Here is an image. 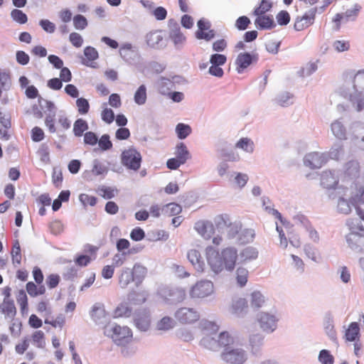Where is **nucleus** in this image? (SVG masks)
<instances>
[{
	"label": "nucleus",
	"mask_w": 364,
	"mask_h": 364,
	"mask_svg": "<svg viewBox=\"0 0 364 364\" xmlns=\"http://www.w3.org/2000/svg\"><path fill=\"white\" fill-rule=\"evenodd\" d=\"M349 191L350 194L346 193L348 190L344 191L343 194L349 198L357 216L346 220V225L349 232L346 239L351 249L362 251L364 248V210L360 205L364 204V186H355Z\"/></svg>",
	"instance_id": "nucleus-1"
},
{
	"label": "nucleus",
	"mask_w": 364,
	"mask_h": 364,
	"mask_svg": "<svg viewBox=\"0 0 364 364\" xmlns=\"http://www.w3.org/2000/svg\"><path fill=\"white\" fill-rule=\"evenodd\" d=\"M206 259L211 269L215 272H221L224 269L232 271L237 259V251L234 247L224 248L221 252L212 246L205 249Z\"/></svg>",
	"instance_id": "nucleus-2"
},
{
	"label": "nucleus",
	"mask_w": 364,
	"mask_h": 364,
	"mask_svg": "<svg viewBox=\"0 0 364 364\" xmlns=\"http://www.w3.org/2000/svg\"><path fill=\"white\" fill-rule=\"evenodd\" d=\"M104 334L119 346H125L133 339L132 330L127 326H121L117 323L105 326Z\"/></svg>",
	"instance_id": "nucleus-3"
},
{
	"label": "nucleus",
	"mask_w": 364,
	"mask_h": 364,
	"mask_svg": "<svg viewBox=\"0 0 364 364\" xmlns=\"http://www.w3.org/2000/svg\"><path fill=\"white\" fill-rule=\"evenodd\" d=\"M338 183V174L336 173L334 171L326 170L323 171L322 173L321 174V186L328 191H333V193L334 195L337 194L347 196L346 195L343 194L344 191L348 190L346 193L348 194H350V191L349 190L353 188L354 186H363L362 185L358 183H353L350 185L349 188L343 187L342 186H339Z\"/></svg>",
	"instance_id": "nucleus-4"
},
{
	"label": "nucleus",
	"mask_w": 364,
	"mask_h": 364,
	"mask_svg": "<svg viewBox=\"0 0 364 364\" xmlns=\"http://www.w3.org/2000/svg\"><path fill=\"white\" fill-rule=\"evenodd\" d=\"M198 328L204 335L200 345L208 350H219L218 339L212 336L213 333H216L219 331V326L214 322L204 320L199 323Z\"/></svg>",
	"instance_id": "nucleus-5"
},
{
	"label": "nucleus",
	"mask_w": 364,
	"mask_h": 364,
	"mask_svg": "<svg viewBox=\"0 0 364 364\" xmlns=\"http://www.w3.org/2000/svg\"><path fill=\"white\" fill-rule=\"evenodd\" d=\"M216 228L219 232L226 233L229 237H235L240 230V226L236 223H232L229 215L221 214L216 216L214 219Z\"/></svg>",
	"instance_id": "nucleus-6"
},
{
	"label": "nucleus",
	"mask_w": 364,
	"mask_h": 364,
	"mask_svg": "<svg viewBox=\"0 0 364 364\" xmlns=\"http://www.w3.org/2000/svg\"><path fill=\"white\" fill-rule=\"evenodd\" d=\"M141 160L140 152L133 147L124 150L121 154L122 164L127 169L134 171L140 168Z\"/></svg>",
	"instance_id": "nucleus-7"
},
{
	"label": "nucleus",
	"mask_w": 364,
	"mask_h": 364,
	"mask_svg": "<svg viewBox=\"0 0 364 364\" xmlns=\"http://www.w3.org/2000/svg\"><path fill=\"white\" fill-rule=\"evenodd\" d=\"M174 316L180 323L190 325L200 320V314L196 308L184 306L178 309Z\"/></svg>",
	"instance_id": "nucleus-8"
},
{
	"label": "nucleus",
	"mask_w": 364,
	"mask_h": 364,
	"mask_svg": "<svg viewBox=\"0 0 364 364\" xmlns=\"http://www.w3.org/2000/svg\"><path fill=\"white\" fill-rule=\"evenodd\" d=\"M214 291V286L209 280L197 282L190 289V296L192 298H205L211 295Z\"/></svg>",
	"instance_id": "nucleus-9"
},
{
	"label": "nucleus",
	"mask_w": 364,
	"mask_h": 364,
	"mask_svg": "<svg viewBox=\"0 0 364 364\" xmlns=\"http://www.w3.org/2000/svg\"><path fill=\"white\" fill-rule=\"evenodd\" d=\"M297 227L299 230L304 234L305 240L315 243L319 241L318 232L306 218L301 217L297 223Z\"/></svg>",
	"instance_id": "nucleus-10"
},
{
	"label": "nucleus",
	"mask_w": 364,
	"mask_h": 364,
	"mask_svg": "<svg viewBox=\"0 0 364 364\" xmlns=\"http://www.w3.org/2000/svg\"><path fill=\"white\" fill-rule=\"evenodd\" d=\"M328 161V156L324 153L311 152L306 154L304 159V164L306 166L311 168H320Z\"/></svg>",
	"instance_id": "nucleus-11"
},
{
	"label": "nucleus",
	"mask_w": 364,
	"mask_h": 364,
	"mask_svg": "<svg viewBox=\"0 0 364 364\" xmlns=\"http://www.w3.org/2000/svg\"><path fill=\"white\" fill-rule=\"evenodd\" d=\"M221 358L230 364H243L246 360L245 351L240 348L225 349L221 353Z\"/></svg>",
	"instance_id": "nucleus-12"
},
{
	"label": "nucleus",
	"mask_w": 364,
	"mask_h": 364,
	"mask_svg": "<svg viewBox=\"0 0 364 364\" xmlns=\"http://www.w3.org/2000/svg\"><path fill=\"white\" fill-rule=\"evenodd\" d=\"M258 56L257 54L250 53H240L235 59V69L238 73H242L250 65L257 63Z\"/></svg>",
	"instance_id": "nucleus-13"
},
{
	"label": "nucleus",
	"mask_w": 364,
	"mask_h": 364,
	"mask_svg": "<svg viewBox=\"0 0 364 364\" xmlns=\"http://www.w3.org/2000/svg\"><path fill=\"white\" fill-rule=\"evenodd\" d=\"M198 30L196 32V37L198 39H203L206 41H210L215 36V32L211 29L210 23L203 18L198 21Z\"/></svg>",
	"instance_id": "nucleus-14"
},
{
	"label": "nucleus",
	"mask_w": 364,
	"mask_h": 364,
	"mask_svg": "<svg viewBox=\"0 0 364 364\" xmlns=\"http://www.w3.org/2000/svg\"><path fill=\"white\" fill-rule=\"evenodd\" d=\"M316 9H311L302 16H299L294 22V28L296 31H301L311 26L315 20Z\"/></svg>",
	"instance_id": "nucleus-15"
},
{
	"label": "nucleus",
	"mask_w": 364,
	"mask_h": 364,
	"mask_svg": "<svg viewBox=\"0 0 364 364\" xmlns=\"http://www.w3.org/2000/svg\"><path fill=\"white\" fill-rule=\"evenodd\" d=\"M258 321L261 328L267 333L273 332L277 328V319L274 315L262 312L258 316Z\"/></svg>",
	"instance_id": "nucleus-16"
},
{
	"label": "nucleus",
	"mask_w": 364,
	"mask_h": 364,
	"mask_svg": "<svg viewBox=\"0 0 364 364\" xmlns=\"http://www.w3.org/2000/svg\"><path fill=\"white\" fill-rule=\"evenodd\" d=\"M134 324L139 330L147 331L151 324L149 311L146 309L138 311L134 317Z\"/></svg>",
	"instance_id": "nucleus-17"
},
{
	"label": "nucleus",
	"mask_w": 364,
	"mask_h": 364,
	"mask_svg": "<svg viewBox=\"0 0 364 364\" xmlns=\"http://www.w3.org/2000/svg\"><path fill=\"white\" fill-rule=\"evenodd\" d=\"M0 311L4 315L6 319L12 321L16 315V308L14 300L4 298L0 304Z\"/></svg>",
	"instance_id": "nucleus-18"
},
{
	"label": "nucleus",
	"mask_w": 364,
	"mask_h": 364,
	"mask_svg": "<svg viewBox=\"0 0 364 364\" xmlns=\"http://www.w3.org/2000/svg\"><path fill=\"white\" fill-rule=\"evenodd\" d=\"M187 257L197 272H203L204 271L205 262L198 250H191L187 254Z\"/></svg>",
	"instance_id": "nucleus-19"
},
{
	"label": "nucleus",
	"mask_w": 364,
	"mask_h": 364,
	"mask_svg": "<svg viewBox=\"0 0 364 364\" xmlns=\"http://www.w3.org/2000/svg\"><path fill=\"white\" fill-rule=\"evenodd\" d=\"M52 309L50 308V311H46L42 314L45 318L44 323L49 324L54 328H62L65 322L64 316L63 314H60L55 318H54L52 316Z\"/></svg>",
	"instance_id": "nucleus-20"
},
{
	"label": "nucleus",
	"mask_w": 364,
	"mask_h": 364,
	"mask_svg": "<svg viewBox=\"0 0 364 364\" xmlns=\"http://www.w3.org/2000/svg\"><path fill=\"white\" fill-rule=\"evenodd\" d=\"M255 23L259 29H271L275 27L273 16L272 15L257 16Z\"/></svg>",
	"instance_id": "nucleus-21"
},
{
	"label": "nucleus",
	"mask_w": 364,
	"mask_h": 364,
	"mask_svg": "<svg viewBox=\"0 0 364 364\" xmlns=\"http://www.w3.org/2000/svg\"><path fill=\"white\" fill-rule=\"evenodd\" d=\"M353 87L358 96H364V70H359L354 75Z\"/></svg>",
	"instance_id": "nucleus-22"
},
{
	"label": "nucleus",
	"mask_w": 364,
	"mask_h": 364,
	"mask_svg": "<svg viewBox=\"0 0 364 364\" xmlns=\"http://www.w3.org/2000/svg\"><path fill=\"white\" fill-rule=\"evenodd\" d=\"M92 319L97 324L102 323L106 318L107 312L102 304H96L90 312Z\"/></svg>",
	"instance_id": "nucleus-23"
},
{
	"label": "nucleus",
	"mask_w": 364,
	"mask_h": 364,
	"mask_svg": "<svg viewBox=\"0 0 364 364\" xmlns=\"http://www.w3.org/2000/svg\"><path fill=\"white\" fill-rule=\"evenodd\" d=\"M195 230L204 238L209 239L213 233V227L206 221H198L195 224Z\"/></svg>",
	"instance_id": "nucleus-24"
},
{
	"label": "nucleus",
	"mask_w": 364,
	"mask_h": 364,
	"mask_svg": "<svg viewBox=\"0 0 364 364\" xmlns=\"http://www.w3.org/2000/svg\"><path fill=\"white\" fill-rule=\"evenodd\" d=\"M132 314V309L126 302L119 304L113 311L114 318H128Z\"/></svg>",
	"instance_id": "nucleus-25"
},
{
	"label": "nucleus",
	"mask_w": 364,
	"mask_h": 364,
	"mask_svg": "<svg viewBox=\"0 0 364 364\" xmlns=\"http://www.w3.org/2000/svg\"><path fill=\"white\" fill-rule=\"evenodd\" d=\"M218 342L219 344V350L223 348V351L225 349H230V346L234 343V338L227 331H223L218 336Z\"/></svg>",
	"instance_id": "nucleus-26"
},
{
	"label": "nucleus",
	"mask_w": 364,
	"mask_h": 364,
	"mask_svg": "<svg viewBox=\"0 0 364 364\" xmlns=\"http://www.w3.org/2000/svg\"><path fill=\"white\" fill-rule=\"evenodd\" d=\"M334 198H338L337 208L343 214H349L351 211L349 202L351 203L348 197L341 195H334Z\"/></svg>",
	"instance_id": "nucleus-27"
},
{
	"label": "nucleus",
	"mask_w": 364,
	"mask_h": 364,
	"mask_svg": "<svg viewBox=\"0 0 364 364\" xmlns=\"http://www.w3.org/2000/svg\"><path fill=\"white\" fill-rule=\"evenodd\" d=\"M169 37L175 45H181L186 41V36L181 32L178 25H176L171 29Z\"/></svg>",
	"instance_id": "nucleus-28"
},
{
	"label": "nucleus",
	"mask_w": 364,
	"mask_h": 364,
	"mask_svg": "<svg viewBox=\"0 0 364 364\" xmlns=\"http://www.w3.org/2000/svg\"><path fill=\"white\" fill-rule=\"evenodd\" d=\"M134 281L133 272L129 268H126L122 271L119 276V284L122 288H126L130 283Z\"/></svg>",
	"instance_id": "nucleus-29"
},
{
	"label": "nucleus",
	"mask_w": 364,
	"mask_h": 364,
	"mask_svg": "<svg viewBox=\"0 0 364 364\" xmlns=\"http://www.w3.org/2000/svg\"><path fill=\"white\" fill-rule=\"evenodd\" d=\"M12 263L15 267L19 266L21 264L22 255L19 242L16 240L12 247L11 251Z\"/></svg>",
	"instance_id": "nucleus-30"
},
{
	"label": "nucleus",
	"mask_w": 364,
	"mask_h": 364,
	"mask_svg": "<svg viewBox=\"0 0 364 364\" xmlns=\"http://www.w3.org/2000/svg\"><path fill=\"white\" fill-rule=\"evenodd\" d=\"M360 328L357 322H352L346 331L345 338L348 341H354L358 338Z\"/></svg>",
	"instance_id": "nucleus-31"
},
{
	"label": "nucleus",
	"mask_w": 364,
	"mask_h": 364,
	"mask_svg": "<svg viewBox=\"0 0 364 364\" xmlns=\"http://www.w3.org/2000/svg\"><path fill=\"white\" fill-rule=\"evenodd\" d=\"M248 303L244 298H237L234 299L232 303V311L234 314H239L247 309Z\"/></svg>",
	"instance_id": "nucleus-32"
},
{
	"label": "nucleus",
	"mask_w": 364,
	"mask_h": 364,
	"mask_svg": "<svg viewBox=\"0 0 364 364\" xmlns=\"http://www.w3.org/2000/svg\"><path fill=\"white\" fill-rule=\"evenodd\" d=\"M176 325L175 320L168 316L161 318L156 323V328L159 331H168Z\"/></svg>",
	"instance_id": "nucleus-33"
},
{
	"label": "nucleus",
	"mask_w": 364,
	"mask_h": 364,
	"mask_svg": "<svg viewBox=\"0 0 364 364\" xmlns=\"http://www.w3.org/2000/svg\"><path fill=\"white\" fill-rule=\"evenodd\" d=\"M87 122L82 119L79 118L75 120L73 124V133L75 136L80 137L83 135V133L88 129Z\"/></svg>",
	"instance_id": "nucleus-34"
},
{
	"label": "nucleus",
	"mask_w": 364,
	"mask_h": 364,
	"mask_svg": "<svg viewBox=\"0 0 364 364\" xmlns=\"http://www.w3.org/2000/svg\"><path fill=\"white\" fill-rule=\"evenodd\" d=\"M176 158L178 159L179 162L183 164L189 158V151L186 146L183 143H180L176 146L175 151Z\"/></svg>",
	"instance_id": "nucleus-35"
},
{
	"label": "nucleus",
	"mask_w": 364,
	"mask_h": 364,
	"mask_svg": "<svg viewBox=\"0 0 364 364\" xmlns=\"http://www.w3.org/2000/svg\"><path fill=\"white\" fill-rule=\"evenodd\" d=\"M235 147L242 149L246 152L252 153L254 151L255 144L251 139L243 137L236 143Z\"/></svg>",
	"instance_id": "nucleus-36"
},
{
	"label": "nucleus",
	"mask_w": 364,
	"mask_h": 364,
	"mask_svg": "<svg viewBox=\"0 0 364 364\" xmlns=\"http://www.w3.org/2000/svg\"><path fill=\"white\" fill-rule=\"evenodd\" d=\"M16 301L19 305L20 310L22 314L28 312V297L26 292L23 290H20L16 295Z\"/></svg>",
	"instance_id": "nucleus-37"
},
{
	"label": "nucleus",
	"mask_w": 364,
	"mask_h": 364,
	"mask_svg": "<svg viewBox=\"0 0 364 364\" xmlns=\"http://www.w3.org/2000/svg\"><path fill=\"white\" fill-rule=\"evenodd\" d=\"M163 40L161 31H155L146 35V42L151 47L156 46Z\"/></svg>",
	"instance_id": "nucleus-38"
},
{
	"label": "nucleus",
	"mask_w": 364,
	"mask_h": 364,
	"mask_svg": "<svg viewBox=\"0 0 364 364\" xmlns=\"http://www.w3.org/2000/svg\"><path fill=\"white\" fill-rule=\"evenodd\" d=\"M272 8V1L269 0H262L259 4V6L255 9L253 13L255 16H261L270 11Z\"/></svg>",
	"instance_id": "nucleus-39"
},
{
	"label": "nucleus",
	"mask_w": 364,
	"mask_h": 364,
	"mask_svg": "<svg viewBox=\"0 0 364 364\" xmlns=\"http://www.w3.org/2000/svg\"><path fill=\"white\" fill-rule=\"evenodd\" d=\"M264 298L259 291H254L251 294L250 305L252 308L257 309L264 304Z\"/></svg>",
	"instance_id": "nucleus-40"
},
{
	"label": "nucleus",
	"mask_w": 364,
	"mask_h": 364,
	"mask_svg": "<svg viewBox=\"0 0 364 364\" xmlns=\"http://www.w3.org/2000/svg\"><path fill=\"white\" fill-rule=\"evenodd\" d=\"M331 130L336 138L340 139L346 138V129L341 122L336 121L332 123Z\"/></svg>",
	"instance_id": "nucleus-41"
},
{
	"label": "nucleus",
	"mask_w": 364,
	"mask_h": 364,
	"mask_svg": "<svg viewBox=\"0 0 364 364\" xmlns=\"http://www.w3.org/2000/svg\"><path fill=\"white\" fill-rule=\"evenodd\" d=\"M248 271L246 268L240 267L236 270V280L240 287H244L248 279Z\"/></svg>",
	"instance_id": "nucleus-42"
},
{
	"label": "nucleus",
	"mask_w": 364,
	"mask_h": 364,
	"mask_svg": "<svg viewBox=\"0 0 364 364\" xmlns=\"http://www.w3.org/2000/svg\"><path fill=\"white\" fill-rule=\"evenodd\" d=\"M182 210L181 205L175 203H171L162 208L164 212L168 216H173L179 214Z\"/></svg>",
	"instance_id": "nucleus-43"
},
{
	"label": "nucleus",
	"mask_w": 364,
	"mask_h": 364,
	"mask_svg": "<svg viewBox=\"0 0 364 364\" xmlns=\"http://www.w3.org/2000/svg\"><path fill=\"white\" fill-rule=\"evenodd\" d=\"M76 107L77 112L81 115L87 114L90 111V103L88 100L84 97H80L76 100Z\"/></svg>",
	"instance_id": "nucleus-44"
},
{
	"label": "nucleus",
	"mask_w": 364,
	"mask_h": 364,
	"mask_svg": "<svg viewBox=\"0 0 364 364\" xmlns=\"http://www.w3.org/2000/svg\"><path fill=\"white\" fill-rule=\"evenodd\" d=\"M346 173L348 176H357L360 172V165L358 161H350L345 166Z\"/></svg>",
	"instance_id": "nucleus-45"
},
{
	"label": "nucleus",
	"mask_w": 364,
	"mask_h": 364,
	"mask_svg": "<svg viewBox=\"0 0 364 364\" xmlns=\"http://www.w3.org/2000/svg\"><path fill=\"white\" fill-rule=\"evenodd\" d=\"M31 339L33 344L37 348H43L45 346V334L42 331H35L32 336Z\"/></svg>",
	"instance_id": "nucleus-46"
},
{
	"label": "nucleus",
	"mask_w": 364,
	"mask_h": 364,
	"mask_svg": "<svg viewBox=\"0 0 364 364\" xmlns=\"http://www.w3.org/2000/svg\"><path fill=\"white\" fill-rule=\"evenodd\" d=\"M146 100V87L142 85L134 94V101L138 105H144Z\"/></svg>",
	"instance_id": "nucleus-47"
},
{
	"label": "nucleus",
	"mask_w": 364,
	"mask_h": 364,
	"mask_svg": "<svg viewBox=\"0 0 364 364\" xmlns=\"http://www.w3.org/2000/svg\"><path fill=\"white\" fill-rule=\"evenodd\" d=\"M117 190L111 187L100 186L98 188L97 192L98 194L105 199H111L115 196Z\"/></svg>",
	"instance_id": "nucleus-48"
},
{
	"label": "nucleus",
	"mask_w": 364,
	"mask_h": 364,
	"mask_svg": "<svg viewBox=\"0 0 364 364\" xmlns=\"http://www.w3.org/2000/svg\"><path fill=\"white\" fill-rule=\"evenodd\" d=\"M131 270L136 282H141L146 274V269L140 264H135Z\"/></svg>",
	"instance_id": "nucleus-49"
},
{
	"label": "nucleus",
	"mask_w": 364,
	"mask_h": 364,
	"mask_svg": "<svg viewBox=\"0 0 364 364\" xmlns=\"http://www.w3.org/2000/svg\"><path fill=\"white\" fill-rule=\"evenodd\" d=\"M121 57L126 61H129L132 59L134 54L131 44L123 45L119 50Z\"/></svg>",
	"instance_id": "nucleus-50"
},
{
	"label": "nucleus",
	"mask_w": 364,
	"mask_h": 364,
	"mask_svg": "<svg viewBox=\"0 0 364 364\" xmlns=\"http://www.w3.org/2000/svg\"><path fill=\"white\" fill-rule=\"evenodd\" d=\"M241 257L245 261L255 259L258 257V251L255 247H247L242 251Z\"/></svg>",
	"instance_id": "nucleus-51"
},
{
	"label": "nucleus",
	"mask_w": 364,
	"mask_h": 364,
	"mask_svg": "<svg viewBox=\"0 0 364 364\" xmlns=\"http://www.w3.org/2000/svg\"><path fill=\"white\" fill-rule=\"evenodd\" d=\"M84 55L87 60L85 64L87 65L88 63L95 60L98 58V52L97 50L91 46H87L84 49Z\"/></svg>",
	"instance_id": "nucleus-52"
},
{
	"label": "nucleus",
	"mask_w": 364,
	"mask_h": 364,
	"mask_svg": "<svg viewBox=\"0 0 364 364\" xmlns=\"http://www.w3.org/2000/svg\"><path fill=\"white\" fill-rule=\"evenodd\" d=\"M73 20L74 27L77 30H83L87 26L88 23L87 18L81 14L75 15Z\"/></svg>",
	"instance_id": "nucleus-53"
},
{
	"label": "nucleus",
	"mask_w": 364,
	"mask_h": 364,
	"mask_svg": "<svg viewBox=\"0 0 364 364\" xmlns=\"http://www.w3.org/2000/svg\"><path fill=\"white\" fill-rule=\"evenodd\" d=\"M179 139L186 138L191 132V128L189 125L179 123L176 128Z\"/></svg>",
	"instance_id": "nucleus-54"
},
{
	"label": "nucleus",
	"mask_w": 364,
	"mask_h": 364,
	"mask_svg": "<svg viewBox=\"0 0 364 364\" xmlns=\"http://www.w3.org/2000/svg\"><path fill=\"white\" fill-rule=\"evenodd\" d=\"M333 47L337 52L348 51L350 48V43L349 41L346 40H337L333 43Z\"/></svg>",
	"instance_id": "nucleus-55"
},
{
	"label": "nucleus",
	"mask_w": 364,
	"mask_h": 364,
	"mask_svg": "<svg viewBox=\"0 0 364 364\" xmlns=\"http://www.w3.org/2000/svg\"><path fill=\"white\" fill-rule=\"evenodd\" d=\"M11 16L14 21L21 24L26 23L28 21L26 14L19 9H14L11 13Z\"/></svg>",
	"instance_id": "nucleus-56"
},
{
	"label": "nucleus",
	"mask_w": 364,
	"mask_h": 364,
	"mask_svg": "<svg viewBox=\"0 0 364 364\" xmlns=\"http://www.w3.org/2000/svg\"><path fill=\"white\" fill-rule=\"evenodd\" d=\"M360 10L359 5H355L352 9H347L343 14L345 16V21L347 22L350 20H354Z\"/></svg>",
	"instance_id": "nucleus-57"
},
{
	"label": "nucleus",
	"mask_w": 364,
	"mask_h": 364,
	"mask_svg": "<svg viewBox=\"0 0 364 364\" xmlns=\"http://www.w3.org/2000/svg\"><path fill=\"white\" fill-rule=\"evenodd\" d=\"M318 360L322 364H333V356L327 350H321L319 353Z\"/></svg>",
	"instance_id": "nucleus-58"
},
{
	"label": "nucleus",
	"mask_w": 364,
	"mask_h": 364,
	"mask_svg": "<svg viewBox=\"0 0 364 364\" xmlns=\"http://www.w3.org/2000/svg\"><path fill=\"white\" fill-rule=\"evenodd\" d=\"M55 114H48L45 118V124L48 127V131L50 133H55L56 132V127L55 126Z\"/></svg>",
	"instance_id": "nucleus-59"
},
{
	"label": "nucleus",
	"mask_w": 364,
	"mask_h": 364,
	"mask_svg": "<svg viewBox=\"0 0 364 364\" xmlns=\"http://www.w3.org/2000/svg\"><path fill=\"white\" fill-rule=\"evenodd\" d=\"M69 41L75 48H80L83 44V38L82 36L76 32H73L70 34Z\"/></svg>",
	"instance_id": "nucleus-60"
},
{
	"label": "nucleus",
	"mask_w": 364,
	"mask_h": 364,
	"mask_svg": "<svg viewBox=\"0 0 364 364\" xmlns=\"http://www.w3.org/2000/svg\"><path fill=\"white\" fill-rule=\"evenodd\" d=\"M102 119L107 123L111 124L114 119V114L112 109L105 107L101 112Z\"/></svg>",
	"instance_id": "nucleus-61"
},
{
	"label": "nucleus",
	"mask_w": 364,
	"mask_h": 364,
	"mask_svg": "<svg viewBox=\"0 0 364 364\" xmlns=\"http://www.w3.org/2000/svg\"><path fill=\"white\" fill-rule=\"evenodd\" d=\"M255 231L252 229L245 230L240 236V240L242 243L250 242L255 238Z\"/></svg>",
	"instance_id": "nucleus-62"
},
{
	"label": "nucleus",
	"mask_w": 364,
	"mask_h": 364,
	"mask_svg": "<svg viewBox=\"0 0 364 364\" xmlns=\"http://www.w3.org/2000/svg\"><path fill=\"white\" fill-rule=\"evenodd\" d=\"M276 18L280 26H285L290 21V15L287 11H281L277 14Z\"/></svg>",
	"instance_id": "nucleus-63"
},
{
	"label": "nucleus",
	"mask_w": 364,
	"mask_h": 364,
	"mask_svg": "<svg viewBox=\"0 0 364 364\" xmlns=\"http://www.w3.org/2000/svg\"><path fill=\"white\" fill-rule=\"evenodd\" d=\"M44 136L45 134L41 128L35 127L31 129V139L33 141H41L44 139Z\"/></svg>",
	"instance_id": "nucleus-64"
}]
</instances>
